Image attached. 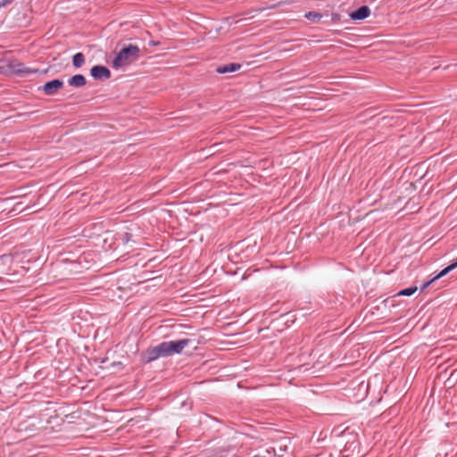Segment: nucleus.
<instances>
[{
  "instance_id": "nucleus-5",
  "label": "nucleus",
  "mask_w": 457,
  "mask_h": 457,
  "mask_svg": "<svg viewBox=\"0 0 457 457\" xmlns=\"http://www.w3.org/2000/svg\"><path fill=\"white\" fill-rule=\"evenodd\" d=\"M370 14V9L367 5H363L354 12H352L349 16L353 21H361L368 18Z\"/></svg>"
},
{
  "instance_id": "nucleus-3",
  "label": "nucleus",
  "mask_w": 457,
  "mask_h": 457,
  "mask_svg": "<svg viewBox=\"0 0 457 457\" xmlns=\"http://www.w3.org/2000/svg\"><path fill=\"white\" fill-rule=\"evenodd\" d=\"M63 86V81L60 79H53L51 81L46 82L42 90L47 96L54 95L60 88Z\"/></svg>"
},
{
  "instance_id": "nucleus-12",
  "label": "nucleus",
  "mask_w": 457,
  "mask_h": 457,
  "mask_svg": "<svg viewBox=\"0 0 457 457\" xmlns=\"http://www.w3.org/2000/svg\"><path fill=\"white\" fill-rule=\"evenodd\" d=\"M348 449H352V453H354L356 450H358V442L357 440H353L350 445H349V448ZM358 453L359 452L357 451V453L356 454H353L352 453L351 455H343V457H357L358 456Z\"/></svg>"
},
{
  "instance_id": "nucleus-15",
  "label": "nucleus",
  "mask_w": 457,
  "mask_h": 457,
  "mask_svg": "<svg viewBox=\"0 0 457 457\" xmlns=\"http://www.w3.org/2000/svg\"><path fill=\"white\" fill-rule=\"evenodd\" d=\"M253 457H266V454H262V455H253Z\"/></svg>"
},
{
  "instance_id": "nucleus-4",
  "label": "nucleus",
  "mask_w": 457,
  "mask_h": 457,
  "mask_svg": "<svg viewBox=\"0 0 457 457\" xmlns=\"http://www.w3.org/2000/svg\"><path fill=\"white\" fill-rule=\"evenodd\" d=\"M90 73L96 79H107L111 77V71L102 65H96L92 67Z\"/></svg>"
},
{
  "instance_id": "nucleus-13",
  "label": "nucleus",
  "mask_w": 457,
  "mask_h": 457,
  "mask_svg": "<svg viewBox=\"0 0 457 457\" xmlns=\"http://www.w3.org/2000/svg\"><path fill=\"white\" fill-rule=\"evenodd\" d=\"M305 17L307 19L320 20L321 18V14H320L318 12H309L305 13Z\"/></svg>"
},
{
  "instance_id": "nucleus-1",
  "label": "nucleus",
  "mask_w": 457,
  "mask_h": 457,
  "mask_svg": "<svg viewBox=\"0 0 457 457\" xmlns=\"http://www.w3.org/2000/svg\"><path fill=\"white\" fill-rule=\"evenodd\" d=\"M189 339L162 342L158 345L146 350L145 353V361L150 362L160 357L180 353L182 350L189 345Z\"/></svg>"
},
{
  "instance_id": "nucleus-2",
  "label": "nucleus",
  "mask_w": 457,
  "mask_h": 457,
  "mask_svg": "<svg viewBox=\"0 0 457 457\" xmlns=\"http://www.w3.org/2000/svg\"><path fill=\"white\" fill-rule=\"evenodd\" d=\"M139 57V47L136 45H129L118 53V54L112 61V67L116 70L128 67L131 63L137 61Z\"/></svg>"
},
{
  "instance_id": "nucleus-8",
  "label": "nucleus",
  "mask_w": 457,
  "mask_h": 457,
  "mask_svg": "<svg viewBox=\"0 0 457 457\" xmlns=\"http://www.w3.org/2000/svg\"><path fill=\"white\" fill-rule=\"evenodd\" d=\"M241 65L237 63H228L223 66H220L217 68V72L223 74L228 72H234L240 69Z\"/></svg>"
},
{
  "instance_id": "nucleus-14",
  "label": "nucleus",
  "mask_w": 457,
  "mask_h": 457,
  "mask_svg": "<svg viewBox=\"0 0 457 457\" xmlns=\"http://www.w3.org/2000/svg\"><path fill=\"white\" fill-rule=\"evenodd\" d=\"M14 0H0V7L11 4Z\"/></svg>"
},
{
  "instance_id": "nucleus-9",
  "label": "nucleus",
  "mask_w": 457,
  "mask_h": 457,
  "mask_svg": "<svg viewBox=\"0 0 457 457\" xmlns=\"http://www.w3.org/2000/svg\"><path fill=\"white\" fill-rule=\"evenodd\" d=\"M85 62V56L82 53H77L73 55L72 64L75 68H80L82 65H84Z\"/></svg>"
},
{
  "instance_id": "nucleus-11",
  "label": "nucleus",
  "mask_w": 457,
  "mask_h": 457,
  "mask_svg": "<svg viewBox=\"0 0 457 457\" xmlns=\"http://www.w3.org/2000/svg\"><path fill=\"white\" fill-rule=\"evenodd\" d=\"M417 287H411L408 288H405L403 290H401L398 292L395 295L396 296H411L417 291Z\"/></svg>"
},
{
  "instance_id": "nucleus-7",
  "label": "nucleus",
  "mask_w": 457,
  "mask_h": 457,
  "mask_svg": "<svg viewBox=\"0 0 457 457\" xmlns=\"http://www.w3.org/2000/svg\"><path fill=\"white\" fill-rule=\"evenodd\" d=\"M87 83L86 78L81 74L72 76L69 80L68 84L71 87H80L85 86Z\"/></svg>"
},
{
  "instance_id": "nucleus-10",
  "label": "nucleus",
  "mask_w": 457,
  "mask_h": 457,
  "mask_svg": "<svg viewBox=\"0 0 457 457\" xmlns=\"http://www.w3.org/2000/svg\"><path fill=\"white\" fill-rule=\"evenodd\" d=\"M15 71L19 74H29V73H34L36 71L31 70L30 68H28L24 66L22 63H18L15 69Z\"/></svg>"
},
{
  "instance_id": "nucleus-6",
  "label": "nucleus",
  "mask_w": 457,
  "mask_h": 457,
  "mask_svg": "<svg viewBox=\"0 0 457 457\" xmlns=\"http://www.w3.org/2000/svg\"><path fill=\"white\" fill-rule=\"evenodd\" d=\"M455 268H457V261L452 264H450L449 266H447L446 268H445L444 270H442L436 276H435L430 281L427 282L424 284L422 289H425L427 288L432 282L436 281V279L445 276L446 274H448L450 271H452L453 270H454Z\"/></svg>"
}]
</instances>
